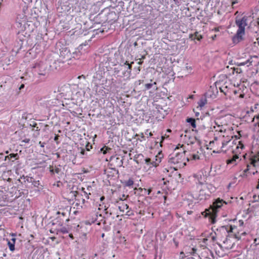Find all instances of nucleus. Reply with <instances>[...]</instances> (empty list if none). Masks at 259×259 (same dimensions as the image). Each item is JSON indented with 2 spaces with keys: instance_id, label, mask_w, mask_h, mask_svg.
<instances>
[{
  "instance_id": "nucleus-11",
  "label": "nucleus",
  "mask_w": 259,
  "mask_h": 259,
  "mask_svg": "<svg viewBox=\"0 0 259 259\" xmlns=\"http://www.w3.org/2000/svg\"><path fill=\"white\" fill-rule=\"evenodd\" d=\"M224 204H227V202L224 201L223 199L218 198L214 202H213L211 206L212 212L213 214L216 213L218 209L223 206Z\"/></svg>"
},
{
  "instance_id": "nucleus-3",
  "label": "nucleus",
  "mask_w": 259,
  "mask_h": 259,
  "mask_svg": "<svg viewBox=\"0 0 259 259\" xmlns=\"http://www.w3.org/2000/svg\"><path fill=\"white\" fill-rule=\"evenodd\" d=\"M258 162L259 152L256 154L251 156L246 160V168L243 170V175L247 176L249 174L254 175L257 172L255 168L258 166Z\"/></svg>"
},
{
  "instance_id": "nucleus-54",
  "label": "nucleus",
  "mask_w": 259,
  "mask_h": 259,
  "mask_svg": "<svg viewBox=\"0 0 259 259\" xmlns=\"http://www.w3.org/2000/svg\"><path fill=\"white\" fill-rule=\"evenodd\" d=\"M58 137H59V136H56L55 137L54 140H55V141H57V140L58 139Z\"/></svg>"
},
{
  "instance_id": "nucleus-64",
  "label": "nucleus",
  "mask_w": 259,
  "mask_h": 259,
  "mask_svg": "<svg viewBox=\"0 0 259 259\" xmlns=\"http://www.w3.org/2000/svg\"><path fill=\"white\" fill-rule=\"evenodd\" d=\"M167 131L168 132H171V130H170V129H167Z\"/></svg>"
},
{
  "instance_id": "nucleus-12",
  "label": "nucleus",
  "mask_w": 259,
  "mask_h": 259,
  "mask_svg": "<svg viewBox=\"0 0 259 259\" xmlns=\"http://www.w3.org/2000/svg\"><path fill=\"white\" fill-rule=\"evenodd\" d=\"M186 256H197L198 255V251L197 248L191 247L190 246H186L184 248Z\"/></svg>"
},
{
  "instance_id": "nucleus-40",
  "label": "nucleus",
  "mask_w": 259,
  "mask_h": 259,
  "mask_svg": "<svg viewBox=\"0 0 259 259\" xmlns=\"http://www.w3.org/2000/svg\"><path fill=\"white\" fill-rule=\"evenodd\" d=\"M149 132V130H147L145 132V134L147 135H148L149 137H151L153 136V134L151 132Z\"/></svg>"
},
{
  "instance_id": "nucleus-63",
  "label": "nucleus",
  "mask_w": 259,
  "mask_h": 259,
  "mask_svg": "<svg viewBox=\"0 0 259 259\" xmlns=\"http://www.w3.org/2000/svg\"><path fill=\"white\" fill-rule=\"evenodd\" d=\"M214 30H215V31H219V29H218V28H215L214 29Z\"/></svg>"
},
{
  "instance_id": "nucleus-17",
  "label": "nucleus",
  "mask_w": 259,
  "mask_h": 259,
  "mask_svg": "<svg viewBox=\"0 0 259 259\" xmlns=\"http://www.w3.org/2000/svg\"><path fill=\"white\" fill-rule=\"evenodd\" d=\"M161 157H160V154L159 153L155 157V160L152 161V166L156 167L161 162Z\"/></svg>"
},
{
  "instance_id": "nucleus-51",
  "label": "nucleus",
  "mask_w": 259,
  "mask_h": 259,
  "mask_svg": "<svg viewBox=\"0 0 259 259\" xmlns=\"http://www.w3.org/2000/svg\"><path fill=\"white\" fill-rule=\"evenodd\" d=\"M69 237L71 239H74V237H73V236L72 235V234H70L69 235Z\"/></svg>"
},
{
  "instance_id": "nucleus-52",
  "label": "nucleus",
  "mask_w": 259,
  "mask_h": 259,
  "mask_svg": "<svg viewBox=\"0 0 259 259\" xmlns=\"http://www.w3.org/2000/svg\"><path fill=\"white\" fill-rule=\"evenodd\" d=\"M29 139H26L24 140V142H25V143H28L29 142Z\"/></svg>"
},
{
  "instance_id": "nucleus-36",
  "label": "nucleus",
  "mask_w": 259,
  "mask_h": 259,
  "mask_svg": "<svg viewBox=\"0 0 259 259\" xmlns=\"http://www.w3.org/2000/svg\"><path fill=\"white\" fill-rule=\"evenodd\" d=\"M50 171L53 174L55 173H59V169L58 168H56L55 169L53 168V167H50Z\"/></svg>"
},
{
  "instance_id": "nucleus-4",
  "label": "nucleus",
  "mask_w": 259,
  "mask_h": 259,
  "mask_svg": "<svg viewBox=\"0 0 259 259\" xmlns=\"http://www.w3.org/2000/svg\"><path fill=\"white\" fill-rule=\"evenodd\" d=\"M231 141V138L225 137L224 138L221 136L215 137L212 141L210 142L209 146L211 147V149L212 148L215 149L213 150V152H220L223 151V148L228 143Z\"/></svg>"
},
{
  "instance_id": "nucleus-27",
  "label": "nucleus",
  "mask_w": 259,
  "mask_h": 259,
  "mask_svg": "<svg viewBox=\"0 0 259 259\" xmlns=\"http://www.w3.org/2000/svg\"><path fill=\"white\" fill-rule=\"evenodd\" d=\"M207 101L205 99H201L199 100L198 104L200 108L203 107L206 104Z\"/></svg>"
},
{
  "instance_id": "nucleus-16",
  "label": "nucleus",
  "mask_w": 259,
  "mask_h": 259,
  "mask_svg": "<svg viewBox=\"0 0 259 259\" xmlns=\"http://www.w3.org/2000/svg\"><path fill=\"white\" fill-rule=\"evenodd\" d=\"M239 159V157L238 155L235 154L233 157L227 160L226 163L227 164H232L235 165L237 164V160Z\"/></svg>"
},
{
  "instance_id": "nucleus-30",
  "label": "nucleus",
  "mask_w": 259,
  "mask_h": 259,
  "mask_svg": "<svg viewBox=\"0 0 259 259\" xmlns=\"http://www.w3.org/2000/svg\"><path fill=\"white\" fill-rule=\"evenodd\" d=\"M238 143V144L236 147V149L238 150L240 149L241 150H242L244 148V146L242 141H239Z\"/></svg>"
},
{
  "instance_id": "nucleus-14",
  "label": "nucleus",
  "mask_w": 259,
  "mask_h": 259,
  "mask_svg": "<svg viewBox=\"0 0 259 259\" xmlns=\"http://www.w3.org/2000/svg\"><path fill=\"white\" fill-rule=\"evenodd\" d=\"M92 191V187L88 186L85 190L84 188H81V192L83 194L84 196L87 199H89V196L91 194V191Z\"/></svg>"
},
{
  "instance_id": "nucleus-5",
  "label": "nucleus",
  "mask_w": 259,
  "mask_h": 259,
  "mask_svg": "<svg viewBox=\"0 0 259 259\" xmlns=\"http://www.w3.org/2000/svg\"><path fill=\"white\" fill-rule=\"evenodd\" d=\"M247 20L248 17L245 16L241 18H236L235 22L238 27V29L237 31V36L238 38L241 39L242 36L244 34L245 28L247 25Z\"/></svg>"
},
{
  "instance_id": "nucleus-47",
  "label": "nucleus",
  "mask_w": 259,
  "mask_h": 259,
  "mask_svg": "<svg viewBox=\"0 0 259 259\" xmlns=\"http://www.w3.org/2000/svg\"><path fill=\"white\" fill-rule=\"evenodd\" d=\"M256 189L257 192L259 191V178H258V184L256 187Z\"/></svg>"
},
{
  "instance_id": "nucleus-34",
  "label": "nucleus",
  "mask_w": 259,
  "mask_h": 259,
  "mask_svg": "<svg viewBox=\"0 0 259 259\" xmlns=\"http://www.w3.org/2000/svg\"><path fill=\"white\" fill-rule=\"evenodd\" d=\"M153 160H152L150 158H147L145 159V163L146 164L150 165V166H152L151 163L152 162Z\"/></svg>"
},
{
  "instance_id": "nucleus-23",
  "label": "nucleus",
  "mask_w": 259,
  "mask_h": 259,
  "mask_svg": "<svg viewBox=\"0 0 259 259\" xmlns=\"http://www.w3.org/2000/svg\"><path fill=\"white\" fill-rule=\"evenodd\" d=\"M135 137H137V141H139L142 142L146 140V138L143 133H141L139 134H136Z\"/></svg>"
},
{
  "instance_id": "nucleus-8",
  "label": "nucleus",
  "mask_w": 259,
  "mask_h": 259,
  "mask_svg": "<svg viewBox=\"0 0 259 259\" xmlns=\"http://www.w3.org/2000/svg\"><path fill=\"white\" fill-rule=\"evenodd\" d=\"M117 205L120 211L122 212L121 215H134L133 211L129 208L128 205L124 201L122 198H120V201L117 202Z\"/></svg>"
},
{
  "instance_id": "nucleus-60",
  "label": "nucleus",
  "mask_w": 259,
  "mask_h": 259,
  "mask_svg": "<svg viewBox=\"0 0 259 259\" xmlns=\"http://www.w3.org/2000/svg\"><path fill=\"white\" fill-rule=\"evenodd\" d=\"M186 68L187 69H190L192 70V68L191 67H188V66H186Z\"/></svg>"
},
{
  "instance_id": "nucleus-48",
  "label": "nucleus",
  "mask_w": 259,
  "mask_h": 259,
  "mask_svg": "<svg viewBox=\"0 0 259 259\" xmlns=\"http://www.w3.org/2000/svg\"><path fill=\"white\" fill-rule=\"evenodd\" d=\"M61 231H62V233H67V230H66V228H63V229H62Z\"/></svg>"
},
{
  "instance_id": "nucleus-7",
  "label": "nucleus",
  "mask_w": 259,
  "mask_h": 259,
  "mask_svg": "<svg viewBox=\"0 0 259 259\" xmlns=\"http://www.w3.org/2000/svg\"><path fill=\"white\" fill-rule=\"evenodd\" d=\"M72 195L74 197V203H75V206H77V208L79 207L81 208H83L84 207H87L88 204V201L83 194L81 192V193H79L77 191H72Z\"/></svg>"
},
{
  "instance_id": "nucleus-28",
  "label": "nucleus",
  "mask_w": 259,
  "mask_h": 259,
  "mask_svg": "<svg viewBox=\"0 0 259 259\" xmlns=\"http://www.w3.org/2000/svg\"><path fill=\"white\" fill-rule=\"evenodd\" d=\"M111 149L107 146H104L103 148H102L100 150V151L104 154H106L108 151H110Z\"/></svg>"
},
{
  "instance_id": "nucleus-61",
  "label": "nucleus",
  "mask_w": 259,
  "mask_h": 259,
  "mask_svg": "<svg viewBox=\"0 0 259 259\" xmlns=\"http://www.w3.org/2000/svg\"><path fill=\"white\" fill-rule=\"evenodd\" d=\"M186 68L187 69H190L192 70V68L191 67H188V66H186Z\"/></svg>"
},
{
  "instance_id": "nucleus-25",
  "label": "nucleus",
  "mask_w": 259,
  "mask_h": 259,
  "mask_svg": "<svg viewBox=\"0 0 259 259\" xmlns=\"http://www.w3.org/2000/svg\"><path fill=\"white\" fill-rule=\"evenodd\" d=\"M13 158H14L15 159H18L19 158V156L17 153L14 154L11 153L9 155L6 156L5 157V160H6L7 159L9 160H11Z\"/></svg>"
},
{
  "instance_id": "nucleus-32",
  "label": "nucleus",
  "mask_w": 259,
  "mask_h": 259,
  "mask_svg": "<svg viewBox=\"0 0 259 259\" xmlns=\"http://www.w3.org/2000/svg\"><path fill=\"white\" fill-rule=\"evenodd\" d=\"M253 199L254 201H259V191L256 192V193L253 195Z\"/></svg>"
},
{
  "instance_id": "nucleus-44",
  "label": "nucleus",
  "mask_w": 259,
  "mask_h": 259,
  "mask_svg": "<svg viewBox=\"0 0 259 259\" xmlns=\"http://www.w3.org/2000/svg\"><path fill=\"white\" fill-rule=\"evenodd\" d=\"M145 191L147 192V194L149 195L152 191L151 188H149L148 190L145 189Z\"/></svg>"
},
{
  "instance_id": "nucleus-37",
  "label": "nucleus",
  "mask_w": 259,
  "mask_h": 259,
  "mask_svg": "<svg viewBox=\"0 0 259 259\" xmlns=\"http://www.w3.org/2000/svg\"><path fill=\"white\" fill-rule=\"evenodd\" d=\"M119 242L120 243H123V244H126V240L125 239L124 237H121L120 238Z\"/></svg>"
},
{
  "instance_id": "nucleus-1",
  "label": "nucleus",
  "mask_w": 259,
  "mask_h": 259,
  "mask_svg": "<svg viewBox=\"0 0 259 259\" xmlns=\"http://www.w3.org/2000/svg\"><path fill=\"white\" fill-rule=\"evenodd\" d=\"M199 159L198 152L192 153L187 151L184 145L179 144L175 151L169 155L168 162L172 165L174 169L178 170L185 166L188 161Z\"/></svg>"
},
{
  "instance_id": "nucleus-62",
  "label": "nucleus",
  "mask_w": 259,
  "mask_h": 259,
  "mask_svg": "<svg viewBox=\"0 0 259 259\" xmlns=\"http://www.w3.org/2000/svg\"><path fill=\"white\" fill-rule=\"evenodd\" d=\"M186 68L187 69H190L192 70V68L191 67H188V66H186Z\"/></svg>"
},
{
  "instance_id": "nucleus-20",
  "label": "nucleus",
  "mask_w": 259,
  "mask_h": 259,
  "mask_svg": "<svg viewBox=\"0 0 259 259\" xmlns=\"http://www.w3.org/2000/svg\"><path fill=\"white\" fill-rule=\"evenodd\" d=\"M122 183L123 185L126 187H132L134 184V179L133 178H130L127 180L123 182Z\"/></svg>"
},
{
  "instance_id": "nucleus-49",
  "label": "nucleus",
  "mask_w": 259,
  "mask_h": 259,
  "mask_svg": "<svg viewBox=\"0 0 259 259\" xmlns=\"http://www.w3.org/2000/svg\"><path fill=\"white\" fill-rule=\"evenodd\" d=\"M87 44H81V45L79 46V48H80V49H81L82 48L83 46H87Z\"/></svg>"
},
{
  "instance_id": "nucleus-18",
  "label": "nucleus",
  "mask_w": 259,
  "mask_h": 259,
  "mask_svg": "<svg viewBox=\"0 0 259 259\" xmlns=\"http://www.w3.org/2000/svg\"><path fill=\"white\" fill-rule=\"evenodd\" d=\"M189 38L192 40L197 39L200 40L202 38V36L201 34H199V32L196 31L194 34H190Z\"/></svg>"
},
{
  "instance_id": "nucleus-57",
  "label": "nucleus",
  "mask_w": 259,
  "mask_h": 259,
  "mask_svg": "<svg viewBox=\"0 0 259 259\" xmlns=\"http://www.w3.org/2000/svg\"><path fill=\"white\" fill-rule=\"evenodd\" d=\"M163 198H164V203H165V200H166V198H167V197H166V195H164V196H163Z\"/></svg>"
},
{
  "instance_id": "nucleus-21",
  "label": "nucleus",
  "mask_w": 259,
  "mask_h": 259,
  "mask_svg": "<svg viewBox=\"0 0 259 259\" xmlns=\"http://www.w3.org/2000/svg\"><path fill=\"white\" fill-rule=\"evenodd\" d=\"M254 59H257L258 57L256 56H254L253 57L251 56L249 59L247 60V61L244 62H242V63H240L238 65L239 66H240V65H245L247 64L248 63H249V65H252L253 59H254Z\"/></svg>"
},
{
  "instance_id": "nucleus-15",
  "label": "nucleus",
  "mask_w": 259,
  "mask_h": 259,
  "mask_svg": "<svg viewBox=\"0 0 259 259\" xmlns=\"http://www.w3.org/2000/svg\"><path fill=\"white\" fill-rule=\"evenodd\" d=\"M233 93L236 97L240 98H243L244 97V93H243V90L240 88H238L233 90Z\"/></svg>"
},
{
  "instance_id": "nucleus-19",
  "label": "nucleus",
  "mask_w": 259,
  "mask_h": 259,
  "mask_svg": "<svg viewBox=\"0 0 259 259\" xmlns=\"http://www.w3.org/2000/svg\"><path fill=\"white\" fill-rule=\"evenodd\" d=\"M134 63V62H132L131 63H128L127 61H126L124 65H123L122 66H124L125 65L127 66V69L126 71V72L124 73V75L126 74V73H127V75H130L132 71V64Z\"/></svg>"
},
{
  "instance_id": "nucleus-55",
  "label": "nucleus",
  "mask_w": 259,
  "mask_h": 259,
  "mask_svg": "<svg viewBox=\"0 0 259 259\" xmlns=\"http://www.w3.org/2000/svg\"><path fill=\"white\" fill-rule=\"evenodd\" d=\"M192 211L190 210V211H187V213H188V214H192Z\"/></svg>"
},
{
  "instance_id": "nucleus-45",
  "label": "nucleus",
  "mask_w": 259,
  "mask_h": 259,
  "mask_svg": "<svg viewBox=\"0 0 259 259\" xmlns=\"http://www.w3.org/2000/svg\"><path fill=\"white\" fill-rule=\"evenodd\" d=\"M39 144L40 145L41 147L44 148L45 147V143L41 142V141H40L39 142Z\"/></svg>"
},
{
  "instance_id": "nucleus-38",
  "label": "nucleus",
  "mask_w": 259,
  "mask_h": 259,
  "mask_svg": "<svg viewBox=\"0 0 259 259\" xmlns=\"http://www.w3.org/2000/svg\"><path fill=\"white\" fill-rule=\"evenodd\" d=\"M92 148V146L89 145V143H88V144L85 146V151H90V149Z\"/></svg>"
},
{
  "instance_id": "nucleus-43",
  "label": "nucleus",
  "mask_w": 259,
  "mask_h": 259,
  "mask_svg": "<svg viewBox=\"0 0 259 259\" xmlns=\"http://www.w3.org/2000/svg\"><path fill=\"white\" fill-rule=\"evenodd\" d=\"M211 223H214V222H215V218H214L213 214L211 216Z\"/></svg>"
},
{
  "instance_id": "nucleus-6",
  "label": "nucleus",
  "mask_w": 259,
  "mask_h": 259,
  "mask_svg": "<svg viewBox=\"0 0 259 259\" xmlns=\"http://www.w3.org/2000/svg\"><path fill=\"white\" fill-rule=\"evenodd\" d=\"M213 128L215 133L214 135H219V136L224 138L233 137L229 135L231 133V131L226 125H220L218 124L217 122H215V125H213Z\"/></svg>"
},
{
  "instance_id": "nucleus-24",
  "label": "nucleus",
  "mask_w": 259,
  "mask_h": 259,
  "mask_svg": "<svg viewBox=\"0 0 259 259\" xmlns=\"http://www.w3.org/2000/svg\"><path fill=\"white\" fill-rule=\"evenodd\" d=\"M12 242L9 241L8 245L9 247V249L11 251H14L15 250V243L16 241L15 238H13L12 239Z\"/></svg>"
},
{
  "instance_id": "nucleus-56",
  "label": "nucleus",
  "mask_w": 259,
  "mask_h": 259,
  "mask_svg": "<svg viewBox=\"0 0 259 259\" xmlns=\"http://www.w3.org/2000/svg\"><path fill=\"white\" fill-rule=\"evenodd\" d=\"M164 138H165V137H164V136H162V137H161V143H162V141L164 140Z\"/></svg>"
},
{
  "instance_id": "nucleus-58",
  "label": "nucleus",
  "mask_w": 259,
  "mask_h": 259,
  "mask_svg": "<svg viewBox=\"0 0 259 259\" xmlns=\"http://www.w3.org/2000/svg\"><path fill=\"white\" fill-rule=\"evenodd\" d=\"M157 253H156V254H155L154 258V259H157Z\"/></svg>"
},
{
  "instance_id": "nucleus-46",
  "label": "nucleus",
  "mask_w": 259,
  "mask_h": 259,
  "mask_svg": "<svg viewBox=\"0 0 259 259\" xmlns=\"http://www.w3.org/2000/svg\"><path fill=\"white\" fill-rule=\"evenodd\" d=\"M105 198L104 196H101L100 198V202L101 203L103 202V201L105 200Z\"/></svg>"
},
{
  "instance_id": "nucleus-41",
  "label": "nucleus",
  "mask_w": 259,
  "mask_h": 259,
  "mask_svg": "<svg viewBox=\"0 0 259 259\" xmlns=\"http://www.w3.org/2000/svg\"><path fill=\"white\" fill-rule=\"evenodd\" d=\"M254 243L255 245L259 244V238H255L254 239Z\"/></svg>"
},
{
  "instance_id": "nucleus-33",
  "label": "nucleus",
  "mask_w": 259,
  "mask_h": 259,
  "mask_svg": "<svg viewBox=\"0 0 259 259\" xmlns=\"http://www.w3.org/2000/svg\"><path fill=\"white\" fill-rule=\"evenodd\" d=\"M153 84H156V82H154L153 83H149L145 84V90H147L151 89L152 87Z\"/></svg>"
},
{
  "instance_id": "nucleus-10",
  "label": "nucleus",
  "mask_w": 259,
  "mask_h": 259,
  "mask_svg": "<svg viewBox=\"0 0 259 259\" xmlns=\"http://www.w3.org/2000/svg\"><path fill=\"white\" fill-rule=\"evenodd\" d=\"M71 56L70 51L67 47H63L60 49L59 57L63 62L70 60Z\"/></svg>"
},
{
  "instance_id": "nucleus-59",
  "label": "nucleus",
  "mask_w": 259,
  "mask_h": 259,
  "mask_svg": "<svg viewBox=\"0 0 259 259\" xmlns=\"http://www.w3.org/2000/svg\"><path fill=\"white\" fill-rule=\"evenodd\" d=\"M122 197H123L122 198H123L124 200H125L126 199V197H125L124 195H123Z\"/></svg>"
},
{
  "instance_id": "nucleus-13",
  "label": "nucleus",
  "mask_w": 259,
  "mask_h": 259,
  "mask_svg": "<svg viewBox=\"0 0 259 259\" xmlns=\"http://www.w3.org/2000/svg\"><path fill=\"white\" fill-rule=\"evenodd\" d=\"M197 256L200 259H213L211 252L205 249H204L200 253L198 251Z\"/></svg>"
},
{
  "instance_id": "nucleus-22",
  "label": "nucleus",
  "mask_w": 259,
  "mask_h": 259,
  "mask_svg": "<svg viewBox=\"0 0 259 259\" xmlns=\"http://www.w3.org/2000/svg\"><path fill=\"white\" fill-rule=\"evenodd\" d=\"M186 121L189 123L193 128L196 127V120L193 118H187Z\"/></svg>"
},
{
  "instance_id": "nucleus-39",
  "label": "nucleus",
  "mask_w": 259,
  "mask_h": 259,
  "mask_svg": "<svg viewBox=\"0 0 259 259\" xmlns=\"http://www.w3.org/2000/svg\"><path fill=\"white\" fill-rule=\"evenodd\" d=\"M241 131H238V135H235V137L236 138V139H240V138L241 137Z\"/></svg>"
},
{
  "instance_id": "nucleus-42",
  "label": "nucleus",
  "mask_w": 259,
  "mask_h": 259,
  "mask_svg": "<svg viewBox=\"0 0 259 259\" xmlns=\"http://www.w3.org/2000/svg\"><path fill=\"white\" fill-rule=\"evenodd\" d=\"M80 154L82 155H84L85 154V149H82L81 151H80Z\"/></svg>"
},
{
  "instance_id": "nucleus-31",
  "label": "nucleus",
  "mask_w": 259,
  "mask_h": 259,
  "mask_svg": "<svg viewBox=\"0 0 259 259\" xmlns=\"http://www.w3.org/2000/svg\"><path fill=\"white\" fill-rule=\"evenodd\" d=\"M99 210L104 209L105 210H106L107 209V207H106V206L104 204V203L102 202V203H100L99 204Z\"/></svg>"
},
{
  "instance_id": "nucleus-9",
  "label": "nucleus",
  "mask_w": 259,
  "mask_h": 259,
  "mask_svg": "<svg viewBox=\"0 0 259 259\" xmlns=\"http://www.w3.org/2000/svg\"><path fill=\"white\" fill-rule=\"evenodd\" d=\"M27 17L24 15L23 16L19 15L17 17L16 26L20 31H24L26 29V25L27 24Z\"/></svg>"
},
{
  "instance_id": "nucleus-53",
  "label": "nucleus",
  "mask_w": 259,
  "mask_h": 259,
  "mask_svg": "<svg viewBox=\"0 0 259 259\" xmlns=\"http://www.w3.org/2000/svg\"><path fill=\"white\" fill-rule=\"evenodd\" d=\"M83 226V223H81L80 224V226L79 225H77V227H80V228H81Z\"/></svg>"
},
{
  "instance_id": "nucleus-2",
  "label": "nucleus",
  "mask_w": 259,
  "mask_h": 259,
  "mask_svg": "<svg viewBox=\"0 0 259 259\" xmlns=\"http://www.w3.org/2000/svg\"><path fill=\"white\" fill-rule=\"evenodd\" d=\"M220 230L224 232L226 235L227 234L231 233L238 239H240L242 236H245L246 234L244 222L242 220L234 219L230 222L229 225L222 226Z\"/></svg>"
},
{
  "instance_id": "nucleus-35",
  "label": "nucleus",
  "mask_w": 259,
  "mask_h": 259,
  "mask_svg": "<svg viewBox=\"0 0 259 259\" xmlns=\"http://www.w3.org/2000/svg\"><path fill=\"white\" fill-rule=\"evenodd\" d=\"M255 119L256 121L254 123L255 126H258L259 127V115L254 116L253 121Z\"/></svg>"
},
{
  "instance_id": "nucleus-50",
  "label": "nucleus",
  "mask_w": 259,
  "mask_h": 259,
  "mask_svg": "<svg viewBox=\"0 0 259 259\" xmlns=\"http://www.w3.org/2000/svg\"><path fill=\"white\" fill-rule=\"evenodd\" d=\"M24 88V84H22L20 87H19V90H21L22 89H23Z\"/></svg>"
},
{
  "instance_id": "nucleus-29",
  "label": "nucleus",
  "mask_w": 259,
  "mask_h": 259,
  "mask_svg": "<svg viewBox=\"0 0 259 259\" xmlns=\"http://www.w3.org/2000/svg\"><path fill=\"white\" fill-rule=\"evenodd\" d=\"M32 184L35 187H37L38 189H42V186L40 185L39 181H34Z\"/></svg>"
},
{
  "instance_id": "nucleus-26",
  "label": "nucleus",
  "mask_w": 259,
  "mask_h": 259,
  "mask_svg": "<svg viewBox=\"0 0 259 259\" xmlns=\"http://www.w3.org/2000/svg\"><path fill=\"white\" fill-rule=\"evenodd\" d=\"M231 69L233 70L232 73L233 74H234L235 73L236 74H240L242 72V69L238 67H234L233 68H231Z\"/></svg>"
}]
</instances>
